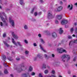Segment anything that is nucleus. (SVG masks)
<instances>
[{"instance_id": "f257e3e1", "label": "nucleus", "mask_w": 77, "mask_h": 77, "mask_svg": "<svg viewBox=\"0 0 77 77\" xmlns=\"http://www.w3.org/2000/svg\"><path fill=\"white\" fill-rule=\"evenodd\" d=\"M2 14L4 16L5 19L4 18V17H3V16L2 15L0 16V18H1V19L2 20V21L4 23H6V20H8V17H7V16H6V14H5V12H2Z\"/></svg>"}, {"instance_id": "f03ea898", "label": "nucleus", "mask_w": 77, "mask_h": 77, "mask_svg": "<svg viewBox=\"0 0 77 77\" xmlns=\"http://www.w3.org/2000/svg\"><path fill=\"white\" fill-rule=\"evenodd\" d=\"M66 57L67 58L68 60H69L70 56L68 55H63L61 57V60L63 62H65V60Z\"/></svg>"}, {"instance_id": "7ed1b4c3", "label": "nucleus", "mask_w": 77, "mask_h": 77, "mask_svg": "<svg viewBox=\"0 0 77 77\" xmlns=\"http://www.w3.org/2000/svg\"><path fill=\"white\" fill-rule=\"evenodd\" d=\"M16 69L19 72H21V71H24V70H25V69H24V66L23 65L21 66L20 68L18 69L17 68Z\"/></svg>"}, {"instance_id": "20e7f679", "label": "nucleus", "mask_w": 77, "mask_h": 77, "mask_svg": "<svg viewBox=\"0 0 77 77\" xmlns=\"http://www.w3.org/2000/svg\"><path fill=\"white\" fill-rule=\"evenodd\" d=\"M57 51H58L59 53H62L63 52H65V53H66V51L65 50L63 49V48H58L57 49Z\"/></svg>"}, {"instance_id": "39448f33", "label": "nucleus", "mask_w": 77, "mask_h": 77, "mask_svg": "<svg viewBox=\"0 0 77 77\" xmlns=\"http://www.w3.org/2000/svg\"><path fill=\"white\" fill-rule=\"evenodd\" d=\"M9 20L10 24H11L12 27H14V26H15V23H14V21L12 20V18L11 17H9Z\"/></svg>"}, {"instance_id": "423d86ee", "label": "nucleus", "mask_w": 77, "mask_h": 77, "mask_svg": "<svg viewBox=\"0 0 77 77\" xmlns=\"http://www.w3.org/2000/svg\"><path fill=\"white\" fill-rule=\"evenodd\" d=\"M63 8L61 6H59L58 8H56L55 9V11L57 12H59L60 11H62V10Z\"/></svg>"}, {"instance_id": "0eeeda50", "label": "nucleus", "mask_w": 77, "mask_h": 77, "mask_svg": "<svg viewBox=\"0 0 77 77\" xmlns=\"http://www.w3.org/2000/svg\"><path fill=\"white\" fill-rule=\"evenodd\" d=\"M62 15H57L55 17L56 20H60L62 19Z\"/></svg>"}, {"instance_id": "6e6552de", "label": "nucleus", "mask_w": 77, "mask_h": 77, "mask_svg": "<svg viewBox=\"0 0 77 77\" xmlns=\"http://www.w3.org/2000/svg\"><path fill=\"white\" fill-rule=\"evenodd\" d=\"M12 35L13 38L15 39H17L18 38V35L15 34L14 32H12Z\"/></svg>"}, {"instance_id": "1a4fd4ad", "label": "nucleus", "mask_w": 77, "mask_h": 77, "mask_svg": "<svg viewBox=\"0 0 77 77\" xmlns=\"http://www.w3.org/2000/svg\"><path fill=\"white\" fill-rule=\"evenodd\" d=\"M68 23V21L66 20H65V19L62 20L61 23L62 25H63V24H66V23Z\"/></svg>"}, {"instance_id": "9d476101", "label": "nucleus", "mask_w": 77, "mask_h": 77, "mask_svg": "<svg viewBox=\"0 0 77 77\" xmlns=\"http://www.w3.org/2000/svg\"><path fill=\"white\" fill-rule=\"evenodd\" d=\"M41 56L40 54H38L36 57H35L34 59V60H36L37 59H42Z\"/></svg>"}, {"instance_id": "9b49d317", "label": "nucleus", "mask_w": 77, "mask_h": 77, "mask_svg": "<svg viewBox=\"0 0 77 77\" xmlns=\"http://www.w3.org/2000/svg\"><path fill=\"white\" fill-rule=\"evenodd\" d=\"M72 42L73 43H77V39L74 40L73 42H72V41L70 42L69 43V45H71V44Z\"/></svg>"}, {"instance_id": "f8f14e48", "label": "nucleus", "mask_w": 77, "mask_h": 77, "mask_svg": "<svg viewBox=\"0 0 77 77\" xmlns=\"http://www.w3.org/2000/svg\"><path fill=\"white\" fill-rule=\"evenodd\" d=\"M51 17H52V13H51V12H50L48 13V18H49V17H50V18H51Z\"/></svg>"}, {"instance_id": "ddd939ff", "label": "nucleus", "mask_w": 77, "mask_h": 77, "mask_svg": "<svg viewBox=\"0 0 77 77\" xmlns=\"http://www.w3.org/2000/svg\"><path fill=\"white\" fill-rule=\"evenodd\" d=\"M52 37L53 38H55L57 37V34L55 32H53L52 33Z\"/></svg>"}, {"instance_id": "4468645a", "label": "nucleus", "mask_w": 77, "mask_h": 77, "mask_svg": "<svg viewBox=\"0 0 77 77\" xmlns=\"http://www.w3.org/2000/svg\"><path fill=\"white\" fill-rule=\"evenodd\" d=\"M20 3L21 5H24V0H20Z\"/></svg>"}, {"instance_id": "2eb2a0df", "label": "nucleus", "mask_w": 77, "mask_h": 77, "mask_svg": "<svg viewBox=\"0 0 77 77\" xmlns=\"http://www.w3.org/2000/svg\"><path fill=\"white\" fill-rule=\"evenodd\" d=\"M63 31L62 30V28H60L59 30V33L60 34H62Z\"/></svg>"}, {"instance_id": "dca6fc26", "label": "nucleus", "mask_w": 77, "mask_h": 77, "mask_svg": "<svg viewBox=\"0 0 77 77\" xmlns=\"http://www.w3.org/2000/svg\"><path fill=\"white\" fill-rule=\"evenodd\" d=\"M12 43L14 44V45H15L16 46H17V44H16V43L14 41V38H12Z\"/></svg>"}, {"instance_id": "f3484780", "label": "nucleus", "mask_w": 77, "mask_h": 77, "mask_svg": "<svg viewBox=\"0 0 77 77\" xmlns=\"http://www.w3.org/2000/svg\"><path fill=\"white\" fill-rule=\"evenodd\" d=\"M45 77H56V76L52 75L51 76H50V75H45Z\"/></svg>"}, {"instance_id": "a211bd4d", "label": "nucleus", "mask_w": 77, "mask_h": 77, "mask_svg": "<svg viewBox=\"0 0 77 77\" xmlns=\"http://www.w3.org/2000/svg\"><path fill=\"white\" fill-rule=\"evenodd\" d=\"M6 56L4 55H2V59L4 60H6Z\"/></svg>"}, {"instance_id": "6ab92c4d", "label": "nucleus", "mask_w": 77, "mask_h": 77, "mask_svg": "<svg viewBox=\"0 0 77 77\" xmlns=\"http://www.w3.org/2000/svg\"><path fill=\"white\" fill-rule=\"evenodd\" d=\"M33 70V67L32 66H30L29 68V71H32Z\"/></svg>"}, {"instance_id": "aec40b11", "label": "nucleus", "mask_w": 77, "mask_h": 77, "mask_svg": "<svg viewBox=\"0 0 77 77\" xmlns=\"http://www.w3.org/2000/svg\"><path fill=\"white\" fill-rule=\"evenodd\" d=\"M40 47L41 48V49L43 50V51L44 52H46V51H45V50H44V49L43 48H42V46H41V45H40Z\"/></svg>"}, {"instance_id": "412c9836", "label": "nucleus", "mask_w": 77, "mask_h": 77, "mask_svg": "<svg viewBox=\"0 0 77 77\" xmlns=\"http://www.w3.org/2000/svg\"><path fill=\"white\" fill-rule=\"evenodd\" d=\"M36 9V8H34L33 9H32L31 11V14H32V13H33V12H34V10H35V9Z\"/></svg>"}, {"instance_id": "4be33fe9", "label": "nucleus", "mask_w": 77, "mask_h": 77, "mask_svg": "<svg viewBox=\"0 0 77 77\" xmlns=\"http://www.w3.org/2000/svg\"><path fill=\"white\" fill-rule=\"evenodd\" d=\"M17 44H18V45H19L20 46H22V45L21 44V43H20V42H17Z\"/></svg>"}, {"instance_id": "5701e85b", "label": "nucleus", "mask_w": 77, "mask_h": 77, "mask_svg": "<svg viewBox=\"0 0 77 77\" xmlns=\"http://www.w3.org/2000/svg\"><path fill=\"white\" fill-rule=\"evenodd\" d=\"M24 29H27V26L26 25H25L24 26Z\"/></svg>"}, {"instance_id": "b1692460", "label": "nucleus", "mask_w": 77, "mask_h": 77, "mask_svg": "<svg viewBox=\"0 0 77 77\" xmlns=\"http://www.w3.org/2000/svg\"><path fill=\"white\" fill-rule=\"evenodd\" d=\"M44 57H45V58H46V59H48V57L47 55L46 54H45Z\"/></svg>"}, {"instance_id": "393cba45", "label": "nucleus", "mask_w": 77, "mask_h": 77, "mask_svg": "<svg viewBox=\"0 0 77 77\" xmlns=\"http://www.w3.org/2000/svg\"><path fill=\"white\" fill-rule=\"evenodd\" d=\"M4 43L5 44V45H6L8 47H9V45H8V44H7V43H6V42H4Z\"/></svg>"}, {"instance_id": "a878e982", "label": "nucleus", "mask_w": 77, "mask_h": 77, "mask_svg": "<svg viewBox=\"0 0 77 77\" xmlns=\"http://www.w3.org/2000/svg\"><path fill=\"white\" fill-rule=\"evenodd\" d=\"M40 41H41V42H42V43H44V42H45L44 41L43 39L41 38L40 39Z\"/></svg>"}, {"instance_id": "bb28decb", "label": "nucleus", "mask_w": 77, "mask_h": 77, "mask_svg": "<svg viewBox=\"0 0 77 77\" xmlns=\"http://www.w3.org/2000/svg\"><path fill=\"white\" fill-rule=\"evenodd\" d=\"M4 73L5 74H8V72L7 71V70H5L4 71Z\"/></svg>"}, {"instance_id": "cd10ccee", "label": "nucleus", "mask_w": 77, "mask_h": 77, "mask_svg": "<svg viewBox=\"0 0 77 77\" xmlns=\"http://www.w3.org/2000/svg\"><path fill=\"white\" fill-rule=\"evenodd\" d=\"M55 23L57 24H59V22H58V21H57V20L56 19L55 21Z\"/></svg>"}, {"instance_id": "c85d7f7f", "label": "nucleus", "mask_w": 77, "mask_h": 77, "mask_svg": "<svg viewBox=\"0 0 77 77\" xmlns=\"http://www.w3.org/2000/svg\"><path fill=\"white\" fill-rule=\"evenodd\" d=\"M45 74H47L48 73V71L47 70H46L45 71Z\"/></svg>"}, {"instance_id": "c756f323", "label": "nucleus", "mask_w": 77, "mask_h": 77, "mask_svg": "<svg viewBox=\"0 0 77 77\" xmlns=\"http://www.w3.org/2000/svg\"><path fill=\"white\" fill-rule=\"evenodd\" d=\"M24 42L26 44H28V41L26 40H25Z\"/></svg>"}, {"instance_id": "7c9ffc66", "label": "nucleus", "mask_w": 77, "mask_h": 77, "mask_svg": "<svg viewBox=\"0 0 77 77\" xmlns=\"http://www.w3.org/2000/svg\"><path fill=\"white\" fill-rule=\"evenodd\" d=\"M51 73L53 74H55V71H54V70H52Z\"/></svg>"}, {"instance_id": "2f4dec72", "label": "nucleus", "mask_w": 77, "mask_h": 77, "mask_svg": "<svg viewBox=\"0 0 77 77\" xmlns=\"http://www.w3.org/2000/svg\"><path fill=\"white\" fill-rule=\"evenodd\" d=\"M29 53V51H25V54H27Z\"/></svg>"}, {"instance_id": "473e14b6", "label": "nucleus", "mask_w": 77, "mask_h": 77, "mask_svg": "<svg viewBox=\"0 0 77 77\" xmlns=\"http://www.w3.org/2000/svg\"><path fill=\"white\" fill-rule=\"evenodd\" d=\"M35 75V73L34 72H32L31 74V75Z\"/></svg>"}, {"instance_id": "72a5a7b5", "label": "nucleus", "mask_w": 77, "mask_h": 77, "mask_svg": "<svg viewBox=\"0 0 77 77\" xmlns=\"http://www.w3.org/2000/svg\"><path fill=\"white\" fill-rule=\"evenodd\" d=\"M73 31H74V29H73V28H72L70 29V32H73Z\"/></svg>"}, {"instance_id": "f704fd0d", "label": "nucleus", "mask_w": 77, "mask_h": 77, "mask_svg": "<svg viewBox=\"0 0 77 77\" xmlns=\"http://www.w3.org/2000/svg\"><path fill=\"white\" fill-rule=\"evenodd\" d=\"M6 34L5 33H4L3 35V37H4V38H5V37H6Z\"/></svg>"}, {"instance_id": "c9c22d12", "label": "nucleus", "mask_w": 77, "mask_h": 77, "mask_svg": "<svg viewBox=\"0 0 77 77\" xmlns=\"http://www.w3.org/2000/svg\"><path fill=\"white\" fill-rule=\"evenodd\" d=\"M39 77H43V76L42 75V74L41 73L39 74Z\"/></svg>"}, {"instance_id": "e433bc0d", "label": "nucleus", "mask_w": 77, "mask_h": 77, "mask_svg": "<svg viewBox=\"0 0 77 77\" xmlns=\"http://www.w3.org/2000/svg\"><path fill=\"white\" fill-rule=\"evenodd\" d=\"M68 39H71L72 38V37L71 36H70L69 35L68 37Z\"/></svg>"}, {"instance_id": "4c0bfd02", "label": "nucleus", "mask_w": 77, "mask_h": 77, "mask_svg": "<svg viewBox=\"0 0 77 77\" xmlns=\"http://www.w3.org/2000/svg\"><path fill=\"white\" fill-rule=\"evenodd\" d=\"M43 67L44 68H46V65L45 64H43Z\"/></svg>"}, {"instance_id": "58836bf2", "label": "nucleus", "mask_w": 77, "mask_h": 77, "mask_svg": "<svg viewBox=\"0 0 77 77\" xmlns=\"http://www.w3.org/2000/svg\"><path fill=\"white\" fill-rule=\"evenodd\" d=\"M33 45L34 46V47H36V46H37V45H36V44L35 43H34Z\"/></svg>"}, {"instance_id": "ea45409f", "label": "nucleus", "mask_w": 77, "mask_h": 77, "mask_svg": "<svg viewBox=\"0 0 77 77\" xmlns=\"http://www.w3.org/2000/svg\"><path fill=\"white\" fill-rule=\"evenodd\" d=\"M38 14L37 13V12H35L34 13V15L35 16H36Z\"/></svg>"}, {"instance_id": "a19ab883", "label": "nucleus", "mask_w": 77, "mask_h": 77, "mask_svg": "<svg viewBox=\"0 0 77 77\" xmlns=\"http://www.w3.org/2000/svg\"><path fill=\"white\" fill-rule=\"evenodd\" d=\"M76 57H75L73 59V61L74 62L75 61V60H76Z\"/></svg>"}, {"instance_id": "79ce46f5", "label": "nucleus", "mask_w": 77, "mask_h": 77, "mask_svg": "<svg viewBox=\"0 0 77 77\" xmlns=\"http://www.w3.org/2000/svg\"><path fill=\"white\" fill-rule=\"evenodd\" d=\"M72 5H71V8L69 9L70 10H72Z\"/></svg>"}, {"instance_id": "37998d69", "label": "nucleus", "mask_w": 77, "mask_h": 77, "mask_svg": "<svg viewBox=\"0 0 77 77\" xmlns=\"http://www.w3.org/2000/svg\"><path fill=\"white\" fill-rule=\"evenodd\" d=\"M0 25L1 26H3V23L2 22H1L0 23Z\"/></svg>"}, {"instance_id": "c03bdc74", "label": "nucleus", "mask_w": 77, "mask_h": 77, "mask_svg": "<svg viewBox=\"0 0 77 77\" xmlns=\"http://www.w3.org/2000/svg\"><path fill=\"white\" fill-rule=\"evenodd\" d=\"M16 59L17 60H20V59L19 58H16Z\"/></svg>"}, {"instance_id": "a18cd8bd", "label": "nucleus", "mask_w": 77, "mask_h": 77, "mask_svg": "<svg viewBox=\"0 0 77 77\" xmlns=\"http://www.w3.org/2000/svg\"><path fill=\"white\" fill-rule=\"evenodd\" d=\"M27 74H24V76L25 77H27Z\"/></svg>"}, {"instance_id": "49530a36", "label": "nucleus", "mask_w": 77, "mask_h": 77, "mask_svg": "<svg viewBox=\"0 0 77 77\" xmlns=\"http://www.w3.org/2000/svg\"><path fill=\"white\" fill-rule=\"evenodd\" d=\"M75 32L76 33H77V28H76L75 29Z\"/></svg>"}, {"instance_id": "de8ad7c7", "label": "nucleus", "mask_w": 77, "mask_h": 77, "mask_svg": "<svg viewBox=\"0 0 77 77\" xmlns=\"http://www.w3.org/2000/svg\"><path fill=\"white\" fill-rule=\"evenodd\" d=\"M40 2L41 3H44V1L42 0H40Z\"/></svg>"}, {"instance_id": "09e8293b", "label": "nucleus", "mask_w": 77, "mask_h": 77, "mask_svg": "<svg viewBox=\"0 0 77 77\" xmlns=\"http://www.w3.org/2000/svg\"><path fill=\"white\" fill-rule=\"evenodd\" d=\"M38 36H39V37H41V35L40 34H39L38 35Z\"/></svg>"}, {"instance_id": "8fccbe9b", "label": "nucleus", "mask_w": 77, "mask_h": 77, "mask_svg": "<svg viewBox=\"0 0 77 77\" xmlns=\"http://www.w3.org/2000/svg\"><path fill=\"white\" fill-rule=\"evenodd\" d=\"M70 6H71V5H69L67 7V8H69Z\"/></svg>"}, {"instance_id": "3c124183", "label": "nucleus", "mask_w": 77, "mask_h": 77, "mask_svg": "<svg viewBox=\"0 0 77 77\" xmlns=\"http://www.w3.org/2000/svg\"><path fill=\"white\" fill-rule=\"evenodd\" d=\"M74 25H75V26H76L77 25V23H75L74 24Z\"/></svg>"}, {"instance_id": "603ef678", "label": "nucleus", "mask_w": 77, "mask_h": 77, "mask_svg": "<svg viewBox=\"0 0 77 77\" xmlns=\"http://www.w3.org/2000/svg\"><path fill=\"white\" fill-rule=\"evenodd\" d=\"M10 75H11V77H14V76L13 75H12V74Z\"/></svg>"}, {"instance_id": "864d4df0", "label": "nucleus", "mask_w": 77, "mask_h": 77, "mask_svg": "<svg viewBox=\"0 0 77 77\" xmlns=\"http://www.w3.org/2000/svg\"><path fill=\"white\" fill-rule=\"evenodd\" d=\"M52 56L53 57H54V54H52Z\"/></svg>"}, {"instance_id": "5fc2aeb1", "label": "nucleus", "mask_w": 77, "mask_h": 77, "mask_svg": "<svg viewBox=\"0 0 77 77\" xmlns=\"http://www.w3.org/2000/svg\"><path fill=\"white\" fill-rule=\"evenodd\" d=\"M8 60H12V59H11V58H8Z\"/></svg>"}, {"instance_id": "6e6d98bb", "label": "nucleus", "mask_w": 77, "mask_h": 77, "mask_svg": "<svg viewBox=\"0 0 77 77\" xmlns=\"http://www.w3.org/2000/svg\"><path fill=\"white\" fill-rule=\"evenodd\" d=\"M72 36L73 37H75V35L74 34H73Z\"/></svg>"}, {"instance_id": "4d7b16f0", "label": "nucleus", "mask_w": 77, "mask_h": 77, "mask_svg": "<svg viewBox=\"0 0 77 77\" xmlns=\"http://www.w3.org/2000/svg\"><path fill=\"white\" fill-rule=\"evenodd\" d=\"M75 6H77V3H75Z\"/></svg>"}, {"instance_id": "13d9d810", "label": "nucleus", "mask_w": 77, "mask_h": 77, "mask_svg": "<svg viewBox=\"0 0 77 77\" xmlns=\"http://www.w3.org/2000/svg\"><path fill=\"white\" fill-rule=\"evenodd\" d=\"M42 14V13L41 12H40L39 13V15H41V14Z\"/></svg>"}, {"instance_id": "bf43d9fd", "label": "nucleus", "mask_w": 77, "mask_h": 77, "mask_svg": "<svg viewBox=\"0 0 77 77\" xmlns=\"http://www.w3.org/2000/svg\"><path fill=\"white\" fill-rule=\"evenodd\" d=\"M60 3L61 4H62V1H61V2H60Z\"/></svg>"}, {"instance_id": "052dcab7", "label": "nucleus", "mask_w": 77, "mask_h": 77, "mask_svg": "<svg viewBox=\"0 0 77 77\" xmlns=\"http://www.w3.org/2000/svg\"><path fill=\"white\" fill-rule=\"evenodd\" d=\"M73 77H76V76H75V75H74L73 76Z\"/></svg>"}, {"instance_id": "680f3d73", "label": "nucleus", "mask_w": 77, "mask_h": 77, "mask_svg": "<svg viewBox=\"0 0 77 77\" xmlns=\"http://www.w3.org/2000/svg\"><path fill=\"white\" fill-rule=\"evenodd\" d=\"M0 8L2 9V7H1V6L0 5Z\"/></svg>"}, {"instance_id": "e2e57ef3", "label": "nucleus", "mask_w": 77, "mask_h": 77, "mask_svg": "<svg viewBox=\"0 0 77 77\" xmlns=\"http://www.w3.org/2000/svg\"><path fill=\"white\" fill-rule=\"evenodd\" d=\"M59 77H62V76H60V75H59Z\"/></svg>"}, {"instance_id": "0e129e2a", "label": "nucleus", "mask_w": 77, "mask_h": 77, "mask_svg": "<svg viewBox=\"0 0 77 77\" xmlns=\"http://www.w3.org/2000/svg\"><path fill=\"white\" fill-rule=\"evenodd\" d=\"M76 66H77V64L76 65Z\"/></svg>"}, {"instance_id": "69168bd1", "label": "nucleus", "mask_w": 77, "mask_h": 77, "mask_svg": "<svg viewBox=\"0 0 77 77\" xmlns=\"http://www.w3.org/2000/svg\"><path fill=\"white\" fill-rule=\"evenodd\" d=\"M10 39V38H9L8 37V39Z\"/></svg>"}, {"instance_id": "338daca9", "label": "nucleus", "mask_w": 77, "mask_h": 77, "mask_svg": "<svg viewBox=\"0 0 77 77\" xmlns=\"http://www.w3.org/2000/svg\"><path fill=\"white\" fill-rule=\"evenodd\" d=\"M5 66H8V65Z\"/></svg>"}, {"instance_id": "774afa93", "label": "nucleus", "mask_w": 77, "mask_h": 77, "mask_svg": "<svg viewBox=\"0 0 77 77\" xmlns=\"http://www.w3.org/2000/svg\"><path fill=\"white\" fill-rule=\"evenodd\" d=\"M4 65H5V63H4Z\"/></svg>"}]
</instances>
